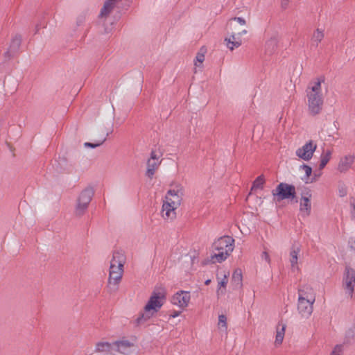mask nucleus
Segmentation results:
<instances>
[{
    "instance_id": "obj_28",
    "label": "nucleus",
    "mask_w": 355,
    "mask_h": 355,
    "mask_svg": "<svg viewBox=\"0 0 355 355\" xmlns=\"http://www.w3.org/2000/svg\"><path fill=\"white\" fill-rule=\"evenodd\" d=\"M153 312L151 313V311H145L144 313H141L139 316L136 320L137 324H141L144 322H146L148 320H149L153 315Z\"/></svg>"
},
{
    "instance_id": "obj_9",
    "label": "nucleus",
    "mask_w": 355,
    "mask_h": 355,
    "mask_svg": "<svg viewBox=\"0 0 355 355\" xmlns=\"http://www.w3.org/2000/svg\"><path fill=\"white\" fill-rule=\"evenodd\" d=\"M316 148L317 145L310 140L296 150V155L303 160L309 161L312 158Z\"/></svg>"
},
{
    "instance_id": "obj_34",
    "label": "nucleus",
    "mask_w": 355,
    "mask_h": 355,
    "mask_svg": "<svg viewBox=\"0 0 355 355\" xmlns=\"http://www.w3.org/2000/svg\"><path fill=\"white\" fill-rule=\"evenodd\" d=\"M227 318L224 315H220L218 317V325L227 328Z\"/></svg>"
},
{
    "instance_id": "obj_10",
    "label": "nucleus",
    "mask_w": 355,
    "mask_h": 355,
    "mask_svg": "<svg viewBox=\"0 0 355 355\" xmlns=\"http://www.w3.org/2000/svg\"><path fill=\"white\" fill-rule=\"evenodd\" d=\"M113 345L114 350L123 354H129L135 346L133 343L124 338L113 342Z\"/></svg>"
},
{
    "instance_id": "obj_24",
    "label": "nucleus",
    "mask_w": 355,
    "mask_h": 355,
    "mask_svg": "<svg viewBox=\"0 0 355 355\" xmlns=\"http://www.w3.org/2000/svg\"><path fill=\"white\" fill-rule=\"evenodd\" d=\"M117 0H106L101 10L100 17H106L114 9Z\"/></svg>"
},
{
    "instance_id": "obj_36",
    "label": "nucleus",
    "mask_w": 355,
    "mask_h": 355,
    "mask_svg": "<svg viewBox=\"0 0 355 355\" xmlns=\"http://www.w3.org/2000/svg\"><path fill=\"white\" fill-rule=\"evenodd\" d=\"M230 21H236L241 25H243V26L245 25V24H246L245 20L242 17H234V18L231 19Z\"/></svg>"
},
{
    "instance_id": "obj_27",
    "label": "nucleus",
    "mask_w": 355,
    "mask_h": 355,
    "mask_svg": "<svg viewBox=\"0 0 355 355\" xmlns=\"http://www.w3.org/2000/svg\"><path fill=\"white\" fill-rule=\"evenodd\" d=\"M286 327V326L285 324L279 323L277 324V330H276V337H275V345L276 346H279L282 343V341L284 338Z\"/></svg>"
},
{
    "instance_id": "obj_15",
    "label": "nucleus",
    "mask_w": 355,
    "mask_h": 355,
    "mask_svg": "<svg viewBox=\"0 0 355 355\" xmlns=\"http://www.w3.org/2000/svg\"><path fill=\"white\" fill-rule=\"evenodd\" d=\"M300 252H301V245L299 243H294L291 248V250H290V253H289V255H290L289 261L291 263V268L293 270H295V269L298 270L299 269L297 264H298V258H299Z\"/></svg>"
},
{
    "instance_id": "obj_39",
    "label": "nucleus",
    "mask_w": 355,
    "mask_h": 355,
    "mask_svg": "<svg viewBox=\"0 0 355 355\" xmlns=\"http://www.w3.org/2000/svg\"><path fill=\"white\" fill-rule=\"evenodd\" d=\"M227 284V277L226 275L224 276V278L219 282L220 286L225 287Z\"/></svg>"
},
{
    "instance_id": "obj_16",
    "label": "nucleus",
    "mask_w": 355,
    "mask_h": 355,
    "mask_svg": "<svg viewBox=\"0 0 355 355\" xmlns=\"http://www.w3.org/2000/svg\"><path fill=\"white\" fill-rule=\"evenodd\" d=\"M311 193L309 190L302 193L300 203V210L305 212L307 216L311 213Z\"/></svg>"
},
{
    "instance_id": "obj_20",
    "label": "nucleus",
    "mask_w": 355,
    "mask_h": 355,
    "mask_svg": "<svg viewBox=\"0 0 355 355\" xmlns=\"http://www.w3.org/2000/svg\"><path fill=\"white\" fill-rule=\"evenodd\" d=\"M114 349L113 343L99 341L95 344L94 352L96 353H109Z\"/></svg>"
},
{
    "instance_id": "obj_22",
    "label": "nucleus",
    "mask_w": 355,
    "mask_h": 355,
    "mask_svg": "<svg viewBox=\"0 0 355 355\" xmlns=\"http://www.w3.org/2000/svg\"><path fill=\"white\" fill-rule=\"evenodd\" d=\"M160 164L161 162H155V160L148 159L146 163L147 168L146 171V175L148 178L152 179Z\"/></svg>"
},
{
    "instance_id": "obj_17",
    "label": "nucleus",
    "mask_w": 355,
    "mask_h": 355,
    "mask_svg": "<svg viewBox=\"0 0 355 355\" xmlns=\"http://www.w3.org/2000/svg\"><path fill=\"white\" fill-rule=\"evenodd\" d=\"M176 209L178 208L164 202L162 211L163 218L166 220H173L175 219L176 218Z\"/></svg>"
},
{
    "instance_id": "obj_40",
    "label": "nucleus",
    "mask_w": 355,
    "mask_h": 355,
    "mask_svg": "<svg viewBox=\"0 0 355 355\" xmlns=\"http://www.w3.org/2000/svg\"><path fill=\"white\" fill-rule=\"evenodd\" d=\"M351 206L352 207V210L351 211L352 217L355 218V200L351 202Z\"/></svg>"
},
{
    "instance_id": "obj_41",
    "label": "nucleus",
    "mask_w": 355,
    "mask_h": 355,
    "mask_svg": "<svg viewBox=\"0 0 355 355\" xmlns=\"http://www.w3.org/2000/svg\"><path fill=\"white\" fill-rule=\"evenodd\" d=\"M288 4H289L288 0H282L281 6L284 9H286L288 6Z\"/></svg>"
},
{
    "instance_id": "obj_12",
    "label": "nucleus",
    "mask_w": 355,
    "mask_h": 355,
    "mask_svg": "<svg viewBox=\"0 0 355 355\" xmlns=\"http://www.w3.org/2000/svg\"><path fill=\"white\" fill-rule=\"evenodd\" d=\"M190 297L189 292L181 291L173 296L171 302L173 304L184 309L187 306Z\"/></svg>"
},
{
    "instance_id": "obj_18",
    "label": "nucleus",
    "mask_w": 355,
    "mask_h": 355,
    "mask_svg": "<svg viewBox=\"0 0 355 355\" xmlns=\"http://www.w3.org/2000/svg\"><path fill=\"white\" fill-rule=\"evenodd\" d=\"M354 161V156L352 155H348L341 158L338 166V170L340 173H345L352 166V164Z\"/></svg>"
},
{
    "instance_id": "obj_7",
    "label": "nucleus",
    "mask_w": 355,
    "mask_h": 355,
    "mask_svg": "<svg viewBox=\"0 0 355 355\" xmlns=\"http://www.w3.org/2000/svg\"><path fill=\"white\" fill-rule=\"evenodd\" d=\"M123 273V267L110 264L108 287L115 291L118 288Z\"/></svg>"
},
{
    "instance_id": "obj_26",
    "label": "nucleus",
    "mask_w": 355,
    "mask_h": 355,
    "mask_svg": "<svg viewBox=\"0 0 355 355\" xmlns=\"http://www.w3.org/2000/svg\"><path fill=\"white\" fill-rule=\"evenodd\" d=\"M125 262V257L123 252L121 251H115L113 253L112 259L111 260L110 264L116 265L121 267H123V265Z\"/></svg>"
},
{
    "instance_id": "obj_35",
    "label": "nucleus",
    "mask_w": 355,
    "mask_h": 355,
    "mask_svg": "<svg viewBox=\"0 0 355 355\" xmlns=\"http://www.w3.org/2000/svg\"><path fill=\"white\" fill-rule=\"evenodd\" d=\"M300 168L304 170L306 176L309 177L312 173V168L306 164H302Z\"/></svg>"
},
{
    "instance_id": "obj_29",
    "label": "nucleus",
    "mask_w": 355,
    "mask_h": 355,
    "mask_svg": "<svg viewBox=\"0 0 355 355\" xmlns=\"http://www.w3.org/2000/svg\"><path fill=\"white\" fill-rule=\"evenodd\" d=\"M331 151L327 150L325 153L322 154L321 155V160L319 165V169L322 170L323 169L327 164L329 162V161L331 159Z\"/></svg>"
},
{
    "instance_id": "obj_19",
    "label": "nucleus",
    "mask_w": 355,
    "mask_h": 355,
    "mask_svg": "<svg viewBox=\"0 0 355 355\" xmlns=\"http://www.w3.org/2000/svg\"><path fill=\"white\" fill-rule=\"evenodd\" d=\"M299 297H303L306 300H309L310 302H315V297L313 293V288L308 286L304 285L301 288L298 290Z\"/></svg>"
},
{
    "instance_id": "obj_3",
    "label": "nucleus",
    "mask_w": 355,
    "mask_h": 355,
    "mask_svg": "<svg viewBox=\"0 0 355 355\" xmlns=\"http://www.w3.org/2000/svg\"><path fill=\"white\" fill-rule=\"evenodd\" d=\"M166 300V291L163 287H156L153 290L147 304L144 306L145 311L157 312L165 303Z\"/></svg>"
},
{
    "instance_id": "obj_44",
    "label": "nucleus",
    "mask_w": 355,
    "mask_h": 355,
    "mask_svg": "<svg viewBox=\"0 0 355 355\" xmlns=\"http://www.w3.org/2000/svg\"><path fill=\"white\" fill-rule=\"evenodd\" d=\"M210 282H211V280L210 279H207V280L205 281V284L206 285H209L210 284Z\"/></svg>"
},
{
    "instance_id": "obj_32",
    "label": "nucleus",
    "mask_w": 355,
    "mask_h": 355,
    "mask_svg": "<svg viewBox=\"0 0 355 355\" xmlns=\"http://www.w3.org/2000/svg\"><path fill=\"white\" fill-rule=\"evenodd\" d=\"M162 156V153H157L155 150H152L150 152V157L148 159L155 160V162H161L162 160H159V158Z\"/></svg>"
},
{
    "instance_id": "obj_42",
    "label": "nucleus",
    "mask_w": 355,
    "mask_h": 355,
    "mask_svg": "<svg viewBox=\"0 0 355 355\" xmlns=\"http://www.w3.org/2000/svg\"><path fill=\"white\" fill-rule=\"evenodd\" d=\"M180 312L179 311H174L172 314L170 315L171 318H175L180 315Z\"/></svg>"
},
{
    "instance_id": "obj_1",
    "label": "nucleus",
    "mask_w": 355,
    "mask_h": 355,
    "mask_svg": "<svg viewBox=\"0 0 355 355\" xmlns=\"http://www.w3.org/2000/svg\"><path fill=\"white\" fill-rule=\"evenodd\" d=\"M324 81L323 78H318L316 82L310 83L306 89L308 110L313 116L318 114L322 109L323 97L321 93V83Z\"/></svg>"
},
{
    "instance_id": "obj_37",
    "label": "nucleus",
    "mask_w": 355,
    "mask_h": 355,
    "mask_svg": "<svg viewBox=\"0 0 355 355\" xmlns=\"http://www.w3.org/2000/svg\"><path fill=\"white\" fill-rule=\"evenodd\" d=\"M196 60L197 62H198L200 63H202L205 60L204 53H198L196 57Z\"/></svg>"
},
{
    "instance_id": "obj_31",
    "label": "nucleus",
    "mask_w": 355,
    "mask_h": 355,
    "mask_svg": "<svg viewBox=\"0 0 355 355\" xmlns=\"http://www.w3.org/2000/svg\"><path fill=\"white\" fill-rule=\"evenodd\" d=\"M107 136H108V133H106V135H104L103 137V138L101 139H100L99 141H98L95 143L85 142L84 144V146H85V147L92 148L98 147V146H101L106 141Z\"/></svg>"
},
{
    "instance_id": "obj_23",
    "label": "nucleus",
    "mask_w": 355,
    "mask_h": 355,
    "mask_svg": "<svg viewBox=\"0 0 355 355\" xmlns=\"http://www.w3.org/2000/svg\"><path fill=\"white\" fill-rule=\"evenodd\" d=\"M324 37V30L321 28H316L311 36V46L318 47V44L321 42V41Z\"/></svg>"
},
{
    "instance_id": "obj_38",
    "label": "nucleus",
    "mask_w": 355,
    "mask_h": 355,
    "mask_svg": "<svg viewBox=\"0 0 355 355\" xmlns=\"http://www.w3.org/2000/svg\"><path fill=\"white\" fill-rule=\"evenodd\" d=\"M261 257L262 259H265L268 263H270V259L267 252L263 251L261 254Z\"/></svg>"
},
{
    "instance_id": "obj_8",
    "label": "nucleus",
    "mask_w": 355,
    "mask_h": 355,
    "mask_svg": "<svg viewBox=\"0 0 355 355\" xmlns=\"http://www.w3.org/2000/svg\"><path fill=\"white\" fill-rule=\"evenodd\" d=\"M183 196V189L180 185L176 186L175 189L168 191L165 200L166 203H169L172 207L178 208L181 204Z\"/></svg>"
},
{
    "instance_id": "obj_21",
    "label": "nucleus",
    "mask_w": 355,
    "mask_h": 355,
    "mask_svg": "<svg viewBox=\"0 0 355 355\" xmlns=\"http://www.w3.org/2000/svg\"><path fill=\"white\" fill-rule=\"evenodd\" d=\"M243 281V275H242V271L240 268H236L232 277V284L234 289L241 288L243 286L242 284Z\"/></svg>"
},
{
    "instance_id": "obj_14",
    "label": "nucleus",
    "mask_w": 355,
    "mask_h": 355,
    "mask_svg": "<svg viewBox=\"0 0 355 355\" xmlns=\"http://www.w3.org/2000/svg\"><path fill=\"white\" fill-rule=\"evenodd\" d=\"M246 33V30H243L242 31L238 32L237 33L234 31L232 32L230 37L229 38L225 39L227 46L231 51H232L234 48L240 46L241 45L242 41L239 36H241L243 34H245Z\"/></svg>"
},
{
    "instance_id": "obj_4",
    "label": "nucleus",
    "mask_w": 355,
    "mask_h": 355,
    "mask_svg": "<svg viewBox=\"0 0 355 355\" xmlns=\"http://www.w3.org/2000/svg\"><path fill=\"white\" fill-rule=\"evenodd\" d=\"M273 200L280 202L283 200H294L296 198L295 187L293 184L284 182L279 183L277 187L272 191Z\"/></svg>"
},
{
    "instance_id": "obj_25",
    "label": "nucleus",
    "mask_w": 355,
    "mask_h": 355,
    "mask_svg": "<svg viewBox=\"0 0 355 355\" xmlns=\"http://www.w3.org/2000/svg\"><path fill=\"white\" fill-rule=\"evenodd\" d=\"M278 40L276 37L269 39L265 45V53L269 55H272L277 49Z\"/></svg>"
},
{
    "instance_id": "obj_43",
    "label": "nucleus",
    "mask_w": 355,
    "mask_h": 355,
    "mask_svg": "<svg viewBox=\"0 0 355 355\" xmlns=\"http://www.w3.org/2000/svg\"><path fill=\"white\" fill-rule=\"evenodd\" d=\"M83 21H84V17H80L78 18V25H80Z\"/></svg>"
},
{
    "instance_id": "obj_6",
    "label": "nucleus",
    "mask_w": 355,
    "mask_h": 355,
    "mask_svg": "<svg viewBox=\"0 0 355 355\" xmlns=\"http://www.w3.org/2000/svg\"><path fill=\"white\" fill-rule=\"evenodd\" d=\"M343 288L349 297H352L355 286V270L346 266L343 276Z\"/></svg>"
},
{
    "instance_id": "obj_5",
    "label": "nucleus",
    "mask_w": 355,
    "mask_h": 355,
    "mask_svg": "<svg viewBox=\"0 0 355 355\" xmlns=\"http://www.w3.org/2000/svg\"><path fill=\"white\" fill-rule=\"evenodd\" d=\"M94 191L92 188L87 187L81 191L78 199L75 209V214L78 216H83L90 203Z\"/></svg>"
},
{
    "instance_id": "obj_30",
    "label": "nucleus",
    "mask_w": 355,
    "mask_h": 355,
    "mask_svg": "<svg viewBox=\"0 0 355 355\" xmlns=\"http://www.w3.org/2000/svg\"><path fill=\"white\" fill-rule=\"evenodd\" d=\"M265 183L264 176L261 175L258 176L252 183L251 191L254 189H262Z\"/></svg>"
},
{
    "instance_id": "obj_2",
    "label": "nucleus",
    "mask_w": 355,
    "mask_h": 355,
    "mask_svg": "<svg viewBox=\"0 0 355 355\" xmlns=\"http://www.w3.org/2000/svg\"><path fill=\"white\" fill-rule=\"evenodd\" d=\"M234 239L230 236H225L215 241L212 245L213 250L218 251L211 256V260L220 263L225 261L234 250Z\"/></svg>"
},
{
    "instance_id": "obj_13",
    "label": "nucleus",
    "mask_w": 355,
    "mask_h": 355,
    "mask_svg": "<svg viewBox=\"0 0 355 355\" xmlns=\"http://www.w3.org/2000/svg\"><path fill=\"white\" fill-rule=\"evenodd\" d=\"M21 43V37L20 35H15L11 40L8 49L5 52L4 57L7 60H10L19 51Z\"/></svg>"
},
{
    "instance_id": "obj_11",
    "label": "nucleus",
    "mask_w": 355,
    "mask_h": 355,
    "mask_svg": "<svg viewBox=\"0 0 355 355\" xmlns=\"http://www.w3.org/2000/svg\"><path fill=\"white\" fill-rule=\"evenodd\" d=\"M314 302L306 300L303 297H298L297 310L304 318H309L313 312Z\"/></svg>"
},
{
    "instance_id": "obj_33",
    "label": "nucleus",
    "mask_w": 355,
    "mask_h": 355,
    "mask_svg": "<svg viewBox=\"0 0 355 355\" xmlns=\"http://www.w3.org/2000/svg\"><path fill=\"white\" fill-rule=\"evenodd\" d=\"M343 353V345H336L333 351L331 353V355H341Z\"/></svg>"
}]
</instances>
